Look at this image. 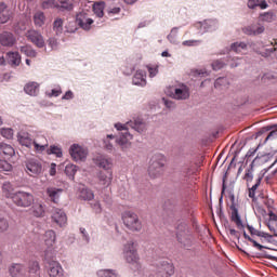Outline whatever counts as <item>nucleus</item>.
Masks as SVG:
<instances>
[{"label":"nucleus","mask_w":277,"mask_h":277,"mask_svg":"<svg viewBox=\"0 0 277 277\" xmlns=\"http://www.w3.org/2000/svg\"><path fill=\"white\" fill-rule=\"evenodd\" d=\"M166 253L161 249H153L151 250V265L156 267L157 275L159 277H170L174 275V265L172 263L163 260Z\"/></svg>","instance_id":"nucleus-1"},{"label":"nucleus","mask_w":277,"mask_h":277,"mask_svg":"<svg viewBox=\"0 0 277 277\" xmlns=\"http://www.w3.org/2000/svg\"><path fill=\"white\" fill-rule=\"evenodd\" d=\"M9 273L11 277H41L40 276V263L38 261H32L29 263L28 267L25 264L13 263L9 267Z\"/></svg>","instance_id":"nucleus-2"},{"label":"nucleus","mask_w":277,"mask_h":277,"mask_svg":"<svg viewBox=\"0 0 277 277\" xmlns=\"http://www.w3.org/2000/svg\"><path fill=\"white\" fill-rule=\"evenodd\" d=\"M176 239L177 243L185 250H189L192 246H194V241L192 240V230H189V226L185 221H180L176 226Z\"/></svg>","instance_id":"nucleus-3"},{"label":"nucleus","mask_w":277,"mask_h":277,"mask_svg":"<svg viewBox=\"0 0 277 277\" xmlns=\"http://www.w3.org/2000/svg\"><path fill=\"white\" fill-rule=\"evenodd\" d=\"M123 258L131 266V269L134 272H138L142 267L140 265V256L137 255V248L135 247V242L133 240H129L123 246Z\"/></svg>","instance_id":"nucleus-4"},{"label":"nucleus","mask_w":277,"mask_h":277,"mask_svg":"<svg viewBox=\"0 0 277 277\" xmlns=\"http://www.w3.org/2000/svg\"><path fill=\"white\" fill-rule=\"evenodd\" d=\"M163 166H166V158L161 154H156L149 161L148 174L150 179H157L163 174Z\"/></svg>","instance_id":"nucleus-5"},{"label":"nucleus","mask_w":277,"mask_h":277,"mask_svg":"<svg viewBox=\"0 0 277 277\" xmlns=\"http://www.w3.org/2000/svg\"><path fill=\"white\" fill-rule=\"evenodd\" d=\"M122 221L126 228L129 230H132L133 233H140V230H142V222H140V217L134 212H124L122 215Z\"/></svg>","instance_id":"nucleus-6"},{"label":"nucleus","mask_w":277,"mask_h":277,"mask_svg":"<svg viewBox=\"0 0 277 277\" xmlns=\"http://www.w3.org/2000/svg\"><path fill=\"white\" fill-rule=\"evenodd\" d=\"M12 202L16 207H22L23 209H27L28 207H31V205H34V195L25 190H17L14 193Z\"/></svg>","instance_id":"nucleus-7"},{"label":"nucleus","mask_w":277,"mask_h":277,"mask_svg":"<svg viewBox=\"0 0 277 277\" xmlns=\"http://www.w3.org/2000/svg\"><path fill=\"white\" fill-rule=\"evenodd\" d=\"M195 27L201 36L205 34H213V31L220 29V22L216 18L205 19L203 22L195 23Z\"/></svg>","instance_id":"nucleus-8"},{"label":"nucleus","mask_w":277,"mask_h":277,"mask_svg":"<svg viewBox=\"0 0 277 277\" xmlns=\"http://www.w3.org/2000/svg\"><path fill=\"white\" fill-rule=\"evenodd\" d=\"M93 161L97 168L105 170V172H113L114 159L107 155L98 154L93 158Z\"/></svg>","instance_id":"nucleus-9"},{"label":"nucleus","mask_w":277,"mask_h":277,"mask_svg":"<svg viewBox=\"0 0 277 277\" xmlns=\"http://www.w3.org/2000/svg\"><path fill=\"white\" fill-rule=\"evenodd\" d=\"M69 155L74 161H85L88 158V149L79 144H72L69 148Z\"/></svg>","instance_id":"nucleus-10"},{"label":"nucleus","mask_w":277,"mask_h":277,"mask_svg":"<svg viewBox=\"0 0 277 277\" xmlns=\"http://www.w3.org/2000/svg\"><path fill=\"white\" fill-rule=\"evenodd\" d=\"M27 39L37 47V49H44L47 47V43L44 42V37L42 36V32L32 29L27 31Z\"/></svg>","instance_id":"nucleus-11"},{"label":"nucleus","mask_w":277,"mask_h":277,"mask_svg":"<svg viewBox=\"0 0 277 277\" xmlns=\"http://www.w3.org/2000/svg\"><path fill=\"white\" fill-rule=\"evenodd\" d=\"M127 127L136 131V133H146L148 124L142 117H134L133 120L127 122Z\"/></svg>","instance_id":"nucleus-12"},{"label":"nucleus","mask_w":277,"mask_h":277,"mask_svg":"<svg viewBox=\"0 0 277 277\" xmlns=\"http://www.w3.org/2000/svg\"><path fill=\"white\" fill-rule=\"evenodd\" d=\"M171 96L175 101H187V98H189V88L182 83L177 88L173 89Z\"/></svg>","instance_id":"nucleus-13"},{"label":"nucleus","mask_w":277,"mask_h":277,"mask_svg":"<svg viewBox=\"0 0 277 277\" xmlns=\"http://www.w3.org/2000/svg\"><path fill=\"white\" fill-rule=\"evenodd\" d=\"M45 194H47L50 202L57 205V202H60V198L62 197V194H64V189L57 188L55 186H49L45 189Z\"/></svg>","instance_id":"nucleus-14"},{"label":"nucleus","mask_w":277,"mask_h":277,"mask_svg":"<svg viewBox=\"0 0 277 277\" xmlns=\"http://www.w3.org/2000/svg\"><path fill=\"white\" fill-rule=\"evenodd\" d=\"M0 44L8 48L14 47L16 44V36L8 30L2 31L0 34Z\"/></svg>","instance_id":"nucleus-15"},{"label":"nucleus","mask_w":277,"mask_h":277,"mask_svg":"<svg viewBox=\"0 0 277 277\" xmlns=\"http://www.w3.org/2000/svg\"><path fill=\"white\" fill-rule=\"evenodd\" d=\"M26 170L31 175L38 176V174H42V162H40L38 159L27 160Z\"/></svg>","instance_id":"nucleus-16"},{"label":"nucleus","mask_w":277,"mask_h":277,"mask_svg":"<svg viewBox=\"0 0 277 277\" xmlns=\"http://www.w3.org/2000/svg\"><path fill=\"white\" fill-rule=\"evenodd\" d=\"M146 70L137 69L132 77V85L137 88H146Z\"/></svg>","instance_id":"nucleus-17"},{"label":"nucleus","mask_w":277,"mask_h":277,"mask_svg":"<svg viewBox=\"0 0 277 277\" xmlns=\"http://www.w3.org/2000/svg\"><path fill=\"white\" fill-rule=\"evenodd\" d=\"M228 176V172H226L223 175L222 179V190H221V197L219 199V209L216 211V215H219L220 220H222V217H224V210H223V205H224V194H226V179Z\"/></svg>","instance_id":"nucleus-18"},{"label":"nucleus","mask_w":277,"mask_h":277,"mask_svg":"<svg viewBox=\"0 0 277 277\" xmlns=\"http://www.w3.org/2000/svg\"><path fill=\"white\" fill-rule=\"evenodd\" d=\"M45 269L50 277H64V268L60 262H52L50 265L45 266Z\"/></svg>","instance_id":"nucleus-19"},{"label":"nucleus","mask_w":277,"mask_h":277,"mask_svg":"<svg viewBox=\"0 0 277 277\" xmlns=\"http://www.w3.org/2000/svg\"><path fill=\"white\" fill-rule=\"evenodd\" d=\"M22 62L23 57L21 56V53L14 51H10L6 53V63L11 68H18Z\"/></svg>","instance_id":"nucleus-20"},{"label":"nucleus","mask_w":277,"mask_h":277,"mask_svg":"<svg viewBox=\"0 0 277 277\" xmlns=\"http://www.w3.org/2000/svg\"><path fill=\"white\" fill-rule=\"evenodd\" d=\"M52 220L57 224L58 226H65L66 222H68V216H66V212L62 209H54L52 213Z\"/></svg>","instance_id":"nucleus-21"},{"label":"nucleus","mask_w":277,"mask_h":277,"mask_svg":"<svg viewBox=\"0 0 277 277\" xmlns=\"http://www.w3.org/2000/svg\"><path fill=\"white\" fill-rule=\"evenodd\" d=\"M229 209L232 211V216H230L232 222H235L238 230H243V228H246V225H243V221H241V215H239V209H237L235 203H233L229 207Z\"/></svg>","instance_id":"nucleus-22"},{"label":"nucleus","mask_w":277,"mask_h":277,"mask_svg":"<svg viewBox=\"0 0 277 277\" xmlns=\"http://www.w3.org/2000/svg\"><path fill=\"white\" fill-rule=\"evenodd\" d=\"M24 92L28 96H38V94H40V83L36 81L26 83L24 85Z\"/></svg>","instance_id":"nucleus-23"},{"label":"nucleus","mask_w":277,"mask_h":277,"mask_svg":"<svg viewBox=\"0 0 277 277\" xmlns=\"http://www.w3.org/2000/svg\"><path fill=\"white\" fill-rule=\"evenodd\" d=\"M76 23L78 27H80V29H83L84 31H90L92 29V25H94V19L90 17H81L78 15L76 17Z\"/></svg>","instance_id":"nucleus-24"},{"label":"nucleus","mask_w":277,"mask_h":277,"mask_svg":"<svg viewBox=\"0 0 277 277\" xmlns=\"http://www.w3.org/2000/svg\"><path fill=\"white\" fill-rule=\"evenodd\" d=\"M242 230V235L245 237V239L249 240L250 243H252L253 248H256V250H260V252H263V250H274L275 252H277V249L274 248H269L267 246H263L261 243H259L256 240H254L252 237H250V235H248V233H246V227H243Z\"/></svg>","instance_id":"nucleus-25"},{"label":"nucleus","mask_w":277,"mask_h":277,"mask_svg":"<svg viewBox=\"0 0 277 277\" xmlns=\"http://www.w3.org/2000/svg\"><path fill=\"white\" fill-rule=\"evenodd\" d=\"M163 211L164 215L172 220V217H174V213H176V202H174L172 199L164 201Z\"/></svg>","instance_id":"nucleus-26"},{"label":"nucleus","mask_w":277,"mask_h":277,"mask_svg":"<svg viewBox=\"0 0 277 277\" xmlns=\"http://www.w3.org/2000/svg\"><path fill=\"white\" fill-rule=\"evenodd\" d=\"M108 174L109 176H107V174H105V172L103 171H98L96 173V179L100 181L101 185H105L106 187H109V185H111V181L114 179V172L109 171Z\"/></svg>","instance_id":"nucleus-27"},{"label":"nucleus","mask_w":277,"mask_h":277,"mask_svg":"<svg viewBox=\"0 0 277 277\" xmlns=\"http://www.w3.org/2000/svg\"><path fill=\"white\" fill-rule=\"evenodd\" d=\"M56 10H58V12H72V10H75V4L70 0H60Z\"/></svg>","instance_id":"nucleus-28"},{"label":"nucleus","mask_w":277,"mask_h":277,"mask_svg":"<svg viewBox=\"0 0 277 277\" xmlns=\"http://www.w3.org/2000/svg\"><path fill=\"white\" fill-rule=\"evenodd\" d=\"M52 29L55 32V36L64 34V18L56 17L52 24Z\"/></svg>","instance_id":"nucleus-29"},{"label":"nucleus","mask_w":277,"mask_h":277,"mask_svg":"<svg viewBox=\"0 0 277 277\" xmlns=\"http://www.w3.org/2000/svg\"><path fill=\"white\" fill-rule=\"evenodd\" d=\"M0 155H4V157L10 158L16 155L14 147L12 145H8L5 143H0Z\"/></svg>","instance_id":"nucleus-30"},{"label":"nucleus","mask_w":277,"mask_h":277,"mask_svg":"<svg viewBox=\"0 0 277 277\" xmlns=\"http://www.w3.org/2000/svg\"><path fill=\"white\" fill-rule=\"evenodd\" d=\"M2 194L5 196V198H11L12 200L14 194H16V192H14V185L11 182H4L2 184Z\"/></svg>","instance_id":"nucleus-31"},{"label":"nucleus","mask_w":277,"mask_h":277,"mask_svg":"<svg viewBox=\"0 0 277 277\" xmlns=\"http://www.w3.org/2000/svg\"><path fill=\"white\" fill-rule=\"evenodd\" d=\"M130 140H133V137H117L116 144L120 146L123 153H128V150L131 148V142H129Z\"/></svg>","instance_id":"nucleus-32"},{"label":"nucleus","mask_w":277,"mask_h":277,"mask_svg":"<svg viewBox=\"0 0 277 277\" xmlns=\"http://www.w3.org/2000/svg\"><path fill=\"white\" fill-rule=\"evenodd\" d=\"M93 12L97 18H103L105 16V1L95 2L93 4Z\"/></svg>","instance_id":"nucleus-33"},{"label":"nucleus","mask_w":277,"mask_h":277,"mask_svg":"<svg viewBox=\"0 0 277 277\" xmlns=\"http://www.w3.org/2000/svg\"><path fill=\"white\" fill-rule=\"evenodd\" d=\"M115 129L117 131H123L120 133L119 137H133V134H131V132H129V126H127V123H120V122H117L115 123Z\"/></svg>","instance_id":"nucleus-34"},{"label":"nucleus","mask_w":277,"mask_h":277,"mask_svg":"<svg viewBox=\"0 0 277 277\" xmlns=\"http://www.w3.org/2000/svg\"><path fill=\"white\" fill-rule=\"evenodd\" d=\"M17 140L22 146H26V148H34V144L36 141L31 140L29 134L18 135Z\"/></svg>","instance_id":"nucleus-35"},{"label":"nucleus","mask_w":277,"mask_h":277,"mask_svg":"<svg viewBox=\"0 0 277 277\" xmlns=\"http://www.w3.org/2000/svg\"><path fill=\"white\" fill-rule=\"evenodd\" d=\"M43 262L45 267H48V265H51L52 263H57V260H55V251H53L52 249H47L44 251Z\"/></svg>","instance_id":"nucleus-36"},{"label":"nucleus","mask_w":277,"mask_h":277,"mask_svg":"<svg viewBox=\"0 0 277 277\" xmlns=\"http://www.w3.org/2000/svg\"><path fill=\"white\" fill-rule=\"evenodd\" d=\"M179 29L180 27H173L170 34L167 36V40H169L170 44H181V42L179 41Z\"/></svg>","instance_id":"nucleus-37"},{"label":"nucleus","mask_w":277,"mask_h":277,"mask_svg":"<svg viewBox=\"0 0 277 277\" xmlns=\"http://www.w3.org/2000/svg\"><path fill=\"white\" fill-rule=\"evenodd\" d=\"M32 19L36 27H42L47 21V15H44V12L39 11L34 14Z\"/></svg>","instance_id":"nucleus-38"},{"label":"nucleus","mask_w":277,"mask_h":277,"mask_svg":"<svg viewBox=\"0 0 277 277\" xmlns=\"http://www.w3.org/2000/svg\"><path fill=\"white\" fill-rule=\"evenodd\" d=\"M247 49H248V43L241 41V42L232 43L230 47L226 49V51H234L235 53H241V51H246Z\"/></svg>","instance_id":"nucleus-39"},{"label":"nucleus","mask_w":277,"mask_h":277,"mask_svg":"<svg viewBox=\"0 0 277 277\" xmlns=\"http://www.w3.org/2000/svg\"><path fill=\"white\" fill-rule=\"evenodd\" d=\"M98 277H120L118 271L111 268L100 269L96 272Z\"/></svg>","instance_id":"nucleus-40"},{"label":"nucleus","mask_w":277,"mask_h":277,"mask_svg":"<svg viewBox=\"0 0 277 277\" xmlns=\"http://www.w3.org/2000/svg\"><path fill=\"white\" fill-rule=\"evenodd\" d=\"M277 150H274L272 153L261 154L259 153L256 157H259V166H263V163H267V161H271L274 159V155H276Z\"/></svg>","instance_id":"nucleus-41"},{"label":"nucleus","mask_w":277,"mask_h":277,"mask_svg":"<svg viewBox=\"0 0 277 277\" xmlns=\"http://www.w3.org/2000/svg\"><path fill=\"white\" fill-rule=\"evenodd\" d=\"M21 53L26 55V57H38V52L31 48V45H22L19 47Z\"/></svg>","instance_id":"nucleus-42"},{"label":"nucleus","mask_w":277,"mask_h":277,"mask_svg":"<svg viewBox=\"0 0 277 277\" xmlns=\"http://www.w3.org/2000/svg\"><path fill=\"white\" fill-rule=\"evenodd\" d=\"M55 232L53 229L47 230L44 234V241L45 245L51 248V246H53V243H55Z\"/></svg>","instance_id":"nucleus-43"},{"label":"nucleus","mask_w":277,"mask_h":277,"mask_svg":"<svg viewBox=\"0 0 277 277\" xmlns=\"http://www.w3.org/2000/svg\"><path fill=\"white\" fill-rule=\"evenodd\" d=\"M228 64V60L227 58H221V60H214L212 63H211V67H212V70H222V68H224V66H227Z\"/></svg>","instance_id":"nucleus-44"},{"label":"nucleus","mask_w":277,"mask_h":277,"mask_svg":"<svg viewBox=\"0 0 277 277\" xmlns=\"http://www.w3.org/2000/svg\"><path fill=\"white\" fill-rule=\"evenodd\" d=\"M77 170H79V167L68 163L65 167V174L66 176H69L71 180H75V175L77 174Z\"/></svg>","instance_id":"nucleus-45"},{"label":"nucleus","mask_w":277,"mask_h":277,"mask_svg":"<svg viewBox=\"0 0 277 277\" xmlns=\"http://www.w3.org/2000/svg\"><path fill=\"white\" fill-rule=\"evenodd\" d=\"M214 88L216 90H224V88H228V78H226V77H219L214 81Z\"/></svg>","instance_id":"nucleus-46"},{"label":"nucleus","mask_w":277,"mask_h":277,"mask_svg":"<svg viewBox=\"0 0 277 277\" xmlns=\"http://www.w3.org/2000/svg\"><path fill=\"white\" fill-rule=\"evenodd\" d=\"M48 155H55V157L61 159V157H64V151L62 150V147L57 145H51L48 149Z\"/></svg>","instance_id":"nucleus-47"},{"label":"nucleus","mask_w":277,"mask_h":277,"mask_svg":"<svg viewBox=\"0 0 277 277\" xmlns=\"http://www.w3.org/2000/svg\"><path fill=\"white\" fill-rule=\"evenodd\" d=\"M82 200H94V193L90 188H82L80 192Z\"/></svg>","instance_id":"nucleus-48"},{"label":"nucleus","mask_w":277,"mask_h":277,"mask_svg":"<svg viewBox=\"0 0 277 277\" xmlns=\"http://www.w3.org/2000/svg\"><path fill=\"white\" fill-rule=\"evenodd\" d=\"M149 79H155L159 75V65H146Z\"/></svg>","instance_id":"nucleus-49"},{"label":"nucleus","mask_w":277,"mask_h":277,"mask_svg":"<svg viewBox=\"0 0 277 277\" xmlns=\"http://www.w3.org/2000/svg\"><path fill=\"white\" fill-rule=\"evenodd\" d=\"M42 10H57V1L55 0H44L41 3Z\"/></svg>","instance_id":"nucleus-50"},{"label":"nucleus","mask_w":277,"mask_h":277,"mask_svg":"<svg viewBox=\"0 0 277 277\" xmlns=\"http://www.w3.org/2000/svg\"><path fill=\"white\" fill-rule=\"evenodd\" d=\"M62 94V87L57 85L56 89H52L51 92L47 91L45 92V96H48V98H57V96H60Z\"/></svg>","instance_id":"nucleus-51"},{"label":"nucleus","mask_w":277,"mask_h":277,"mask_svg":"<svg viewBox=\"0 0 277 277\" xmlns=\"http://www.w3.org/2000/svg\"><path fill=\"white\" fill-rule=\"evenodd\" d=\"M104 148L106 153H109L110 155H116V148L114 147V144L107 138L104 140Z\"/></svg>","instance_id":"nucleus-52"},{"label":"nucleus","mask_w":277,"mask_h":277,"mask_svg":"<svg viewBox=\"0 0 277 277\" xmlns=\"http://www.w3.org/2000/svg\"><path fill=\"white\" fill-rule=\"evenodd\" d=\"M261 18L265 23H272V21H274V18H276V14H274V12H272V11H268V12L262 13Z\"/></svg>","instance_id":"nucleus-53"},{"label":"nucleus","mask_w":277,"mask_h":277,"mask_svg":"<svg viewBox=\"0 0 277 277\" xmlns=\"http://www.w3.org/2000/svg\"><path fill=\"white\" fill-rule=\"evenodd\" d=\"M0 172H12V164L6 160H0Z\"/></svg>","instance_id":"nucleus-54"},{"label":"nucleus","mask_w":277,"mask_h":277,"mask_svg":"<svg viewBox=\"0 0 277 277\" xmlns=\"http://www.w3.org/2000/svg\"><path fill=\"white\" fill-rule=\"evenodd\" d=\"M48 47H50L51 51H55L57 49L60 42H57V38L55 37H50L47 41Z\"/></svg>","instance_id":"nucleus-55"},{"label":"nucleus","mask_w":277,"mask_h":277,"mask_svg":"<svg viewBox=\"0 0 277 277\" xmlns=\"http://www.w3.org/2000/svg\"><path fill=\"white\" fill-rule=\"evenodd\" d=\"M10 228V224L8 223V219L0 215V233H5Z\"/></svg>","instance_id":"nucleus-56"},{"label":"nucleus","mask_w":277,"mask_h":277,"mask_svg":"<svg viewBox=\"0 0 277 277\" xmlns=\"http://www.w3.org/2000/svg\"><path fill=\"white\" fill-rule=\"evenodd\" d=\"M243 181L247 183H252V181H254V171L246 169Z\"/></svg>","instance_id":"nucleus-57"},{"label":"nucleus","mask_w":277,"mask_h":277,"mask_svg":"<svg viewBox=\"0 0 277 277\" xmlns=\"http://www.w3.org/2000/svg\"><path fill=\"white\" fill-rule=\"evenodd\" d=\"M259 189V186L254 184L252 187L248 189V196L251 198L253 201L256 200V190Z\"/></svg>","instance_id":"nucleus-58"},{"label":"nucleus","mask_w":277,"mask_h":277,"mask_svg":"<svg viewBox=\"0 0 277 277\" xmlns=\"http://www.w3.org/2000/svg\"><path fill=\"white\" fill-rule=\"evenodd\" d=\"M276 51L274 48L265 49L264 51H258V54L262 57H271L272 54Z\"/></svg>","instance_id":"nucleus-59"},{"label":"nucleus","mask_w":277,"mask_h":277,"mask_svg":"<svg viewBox=\"0 0 277 277\" xmlns=\"http://www.w3.org/2000/svg\"><path fill=\"white\" fill-rule=\"evenodd\" d=\"M75 98V92L72 90H68L61 97V101H72Z\"/></svg>","instance_id":"nucleus-60"},{"label":"nucleus","mask_w":277,"mask_h":277,"mask_svg":"<svg viewBox=\"0 0 277 277\" xmlns=\"http://www.w3.org/2000/svg\"><path fill=\"white\" fill-rule=\"evenodd\" d=\"M108 16H116V14H120V12H122V9L119 6H114V8H108L106 10Z\"/></svg>","instance_id":"nucleus-61"},{"label":"nucleus","mask_w":277,"mask_h":277,"mask_svg":"<svg viewBox=\"0 0 277 277\" xmlns=\"http://www.w3.org/2000/svg\"><path fill=\"white\" fill-rule=\"evenodd\" d=\"M134 71H135V66L133 65H127L123 68V75H126V77H130V75H133Z\"/></svg>","instance_id":"nucleus-62"},{"label":"nucleus","mask_w":277,"mask_h":277,"mask_svg":"<svg viewBox=\"0 0 277 277\" xmlns=\"http://www.w3.org/2000/svg\"><path fill=\"white\" fill-rule=\"evenodd\" d=\"M2 135L3 137H5L6 140H12L13 135H14V130L12 129H3L2 130Z\"/></svg>","instance_id":"nucleus-63"},{"label":"nucleus","mask_w":277,"mask_h":277,"mask_svg":"<svg viewBox=\"0 0 277 277\" xmlns=\"http://www.w3.org/2000/svg\"><path fill=\"white\" fill-rule=\"evenodd\" d=\"M269 140H277V130H272L268 135L266 136L264 144H267Z\"/></svg>","instance_id":"nucleus-64"}]
</instances>
